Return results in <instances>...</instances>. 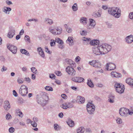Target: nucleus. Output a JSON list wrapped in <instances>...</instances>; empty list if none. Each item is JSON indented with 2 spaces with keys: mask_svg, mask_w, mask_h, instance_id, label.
I'll return each instance as SVG.
<instances>
[{
  "mask_svg": "<svg viewBox=\"0 0 133 133\" xmlns=\"http://www.w3.org/2000/svg\"><path fill=\"white\" fill-rule=\"evenodd\" d=\"M111 46L107 44L99 45L98 46L93 49V52L96 55H104L110 51Z\"/></svg>",
  "mask_w": 133,
  "mask_h": 133,
  "instance_id": "nucleus-1",
  "label": "nucleus"
},
{
  "mask_svg": "<svg viewBox=\"0 0 133 133\" xmlns=\"http://www.w3.org/2000/svg\"><path fill=\"white\" fill-rule=\"evenodd\" d=\"M108 13L113 16L116 18H118L121 16V10L117 7H113L109 8L108 10Z\"/></svg>",
  "mask_w": 133,
  "mask_h": 133,
  "instance_id": "nucleus-2",
  "label": "nucleus"
},
{
  "mask_svg": "<svg viewBox=\"0 0 133 133\" xmlns=\"http://www.w3.org/2000/svg\"><path fill=\"white\" fill-rule=\"evenodd\" d=\"M41 97L38 98L37 101L38 103L43 106H44L48 99V97L46 93L43 92H42L41 94Z\"/></svg>",
  "mask_w": 133,
  "mask_h": 133,
  "instance_id": "nucleus-3",
  "label": "nucleus"
},
{
  "mask_svg": "<svg viewBox=\"0 0 133 133\" xmlns=\"http://www.w3.org/2000/svg\"><path fill=\"white\" fill-rule=\"evenodd\" d=\"M119 111L120 115L124 117L127 116L128 114L132 115L133 113V110L130 111L129 110L124 108L120 109Z\"/></svg>",
  "mask_w": 133,
  "mask_h": 133,
  "instance_id": "nucleus-4",
  "label": "nucleus"
},
{
  "mask_svg": "<svg viewBox=\"0 0 133 133\" xmlns=\"http://www.w3.org/2000/svg\"><path fill=\"white\" fill-rule=\"evenodd\" d=\"M124 85L119 83H116L115 85V87L116 91L119 94L123 93L124 91Z\"/></svg>",
  "mask_w": 133,
  "mask_h": 133,
  "instance_id": "nucleus-5",
  "label": "nucleus"
},
{
  "mask_svg": "<svg viewBox=\"0 0 133 133\" xmlns=\"http://www.w3.org/2000/svg\"><path fill=\"white\" fill-rule=\"evenodd\" d=\"M28 88L25 85H21L19 90V93L22 96H25L28 93Z\"/></svg>",
  "mask_w": 133,
  "mask_h": 133,
  "instance_id": "nucleus-6",
  "label": "nucleus"
},
{
  "mask_svg": "<svg viewBox=\"0 0 133 133\" xmlns=\"http://www.w3.org/2000/svg\"><path fill=\"white\" fill-rule=\"evenodd\" d=\"M87 110L90 114H93L95 110V107L94 105L90 102H89L87 105Z\"/></svg>",
  "mask_w": 133,
  "mask_h": 133,
  "instance_id": "nucleus-7",
  "label": "nucleus"
},
{
  "mask_svg": "<svg viewBox=\"0 0 133 133\" xmlns=\"http://www.w3.org/2000/svg\"><path fill=\"white\" fill-rule=\"evenodd\" d=\"M66 72L72 76L75 75L76 71L72 67L68 66L66 68Z\"/></svg>",
  "mask_w": 133,
  "mask_h": 133,
  "instance_id": "nucleus-8",
  "label": "nucleus"
},
{
  "mask_svg": "<svg viewBox=\"0 0 133 133\" xmlns=\"http://www.w3.org/2000/svg\"><path fill=\"white\" fill-rule=\"evenodd\" d=\"M8 49L13 54H15L17 51V48L16 46L11 44H8L7 45Z\"/></svg>",
  "mask_w": 133,
  "mask_h": 133,
  "instance_id": "nucleus-9",
  "label": "nucleus"
},
{
  "mask_svg": "<svg viewBox=\"0 0 133 133\" xmlns=\"http://www.w3.org/2000/svg\"><path fill=\"white\" fill-rule=\"evenodd\" d=\"M116 68V66L115 64L111 63H107L106 66V69L108 70H114Z\"/></svg>",
  "mask_w": 133,
  "mask_h": 133,
  "instance_id": "nucleus-10",
  "label": "nucleus"
},
{
  "mask_svg": "<svg viewBox=\"0 0 133 133\" xmlns=\"http://www.w3.org/2000/svg\"><path fill=\"white\" fill-rule=\"evenodd\" d=\"M90 23L87 25V28L88 29H91L93 28L96 25L95 21L92 19H90Z\"/></svg>",
  "mask_w": 133,
  "mask_h": 133,
  "instance_id": "nucleus-11",
  "label": "nucleus"
},
{
  "mask_svg": "<svg viewBox=\"0 0 133 133\" xmlns=\"http://www.w3.org/2000/svg\"><path fill=\"white\" fill-rule=\"evenodd\" d=\"M71 80L72 81L76 83H81L83 82L84 79L79 77H72Z\"/></svg>",
  "mask_w": 133,
  "mask_h": 133,
  "instance_id": "nucleus-12",
  "label": "nucleus"
},
{
  "mask_svg": "<svg viewBox=\"0 0 133 133\" xmlns=\"http://www.w3.org/2000/svg\"><path fill=\"white\" fill-rule=\"evenodd\" d=\"M125 42L128 44H131L133 42V35H131L127 37L125 39Z\"/></svg>",
  "mask_w": 133,
  "mask_h": 133,
  "instance_id": "nucleus-13",
  "label": "nucleus"
},
{
  "mask_svg": "<svg viewBox=\"0 0 133 133\" xmlns=\"http://www.w3.org/2000/svg\"><path fill=\"white\" fill-rule=\"evenodd\" d=\"M11 107L10 103L9 101H5L4 102V109L8 111L9 110Z\"/></svg>",
  "mask_w": 133,
  "mask_h": 133,
  "instance_id": "nucleus-14",
  "label": "nucleus"
},
{
  "mask_svg": "<svg viewBox=\"0 0 133 133\" xmlns=\"http://www.w3.org/2000/svg\"><path fill=\"white\" fill-rule=\"evenodd\" d=\"M32 120L33 121L31 122V124L33 127H36L37 125V122L38 121V119L37 117H33Z\"/></svg>",
  "mask_w": 133,
  "mask_h": 133,
  "instance_id": "nucleus-15",
  "label": "nucleus"
},
{
  "mask_svg": "<svg viewBox=\"0 0 133 133\" xmlns=\"http://www.w3.org/2000/svg\"><path fill=\"white\" fill-rule=\"evenodd\" d=\"M15 30L14 28L10 30L8 32L7 36L10 38L13 37L15 34Z\"/></svg>",
  "mask_w": 133,
  "mask_h": 133,
  "instance_id": "nucleus-16",
  "label": "nucleus"
},
{
  "mask_svg": "<svg viewBox=\"0 0 133 133\" xmlns=\"http://www.w3.org/2000/svg\"><path fill=\"white\" fill-rule=\"evenodd\" d=\"M37 51L38 52L39 54L41 57L44 58H45V55L41 47H39L38 48Z\"/></svg>",
  "mask_w": 133,
  "mask_h": 133,
  "instance_id": "nucleus-17",
  "label": "nucleus"
},
{
  "mask_svg": "<svg viewBox=\"0 0 133 133\" xmlns=\"http://www.w3.org/2000/svg\"><path fill=\"white\" fill-rule=\"evenodd\" d=\"M108 98L109 99L108 100V102L111 103H112L114 102L115 97L114 95L112 94L109 95V96Z\"/></svg>",
  "mask_w": 133,
  "mask_h": 133,
  "instance_id": "nucleus-18",
  "label": "nucleus"
},
{
  "mask_svg": "<svg viewBox=\"0 0 133 133\" xmlns=\"http://www.w3.org/2000/svg\"><path fill=\"white\" fill-rule=\"evenodd\" d=\"M111 76L112 77L118 78L121 77V75L120 73L117 72L115 71H112L111 73Z\"/></svg>",
  "mask_w": 133,
  "mask_h": 133,
  "instance_id": "nucleus-19",
  "label": "nucleus"
},
{
  "mask_svg": "<svg viewBox=\"0 0 133 133\" xmlns=\"http://www.w3.org/2000/svg\"><path fill=\"white\" fill-rule=\"evenodd\" d=\"M65 61L67 63L69 64L71 66V67H74L76 66V64H75L74 62L71 59H66Z\"/></svg>",
  "mask_w": 133,
  "mask_h": 133,
  "instance_id": "nucleus-20",
  "label": "nucleus"
},
{
  "mask_svg": "<svg viewBox=\"0 0 133 133\" xmlns=\"http://www.w3.org/2000/svg\"><path fill=\"white\" fill-rule=\"evenodd\" d=\"M82 40L84 41L83 43L85 45H87L90 43L91 39L90 38H87L85 37H83L82 38Z\"/></svg>",
  "mask_w": 133,
  "mask_h": 133,
  "instance_id": "nucleus-21",
  "label": "nucleus"
},
{
  "mask_svg": "<svg viewBox=\"0 0 133 133\" xmlns=\"http://www.w3.org/2000/svg\"><path fill=\"white\" fill-rule=\"evenodd\" d=\"M66 42L69 43L70 46H72L74 44L73 37H69L66 41Z\"/></svg>",
  "mask_w": 133,
  "mask_h": 133,
  "instance_id": "nucleus-22",
  "label": "nucleus"
},
{
  "mask_svg": "<svg viewBox=\"0 0 133 133\" xmlns=\"http://www.w3.org/2000/svg\"><path fill=\"white\" fill-rule=\"evenodd\" d=\"M99 40H94L91 41L90 43V45H98L99 44Z\"/></svg>",
  "mask_w": 133,
  "mask_h": 133,
  "instance_id": "nucleus-23",
  "label": "nucleus"
},
{
  "mask_svg": "<svg viewBox=\"0 0 133 133\" xmlns=\"http://www.w3.org/2000/svg\"><path fill=\"white\" fill-rule=\"evenodd\" d=\"M11 9L10 7H4L2 9V11L5 14H9V12L11 11Z\"/></svg>",
  "mask_w": 133,
  "mask_h": 133,
  "instance_id": "nucleus-24",
  "label": "nucleus"
},
{
  "mask_svg": "<svg viewBox=\"0 0 133 133\" xmlns=\"http://www.w3.org/2000/svg\"><path fill=\"white\" fill-rule=\"evenodd\" d=\"M44 22L47 24L50 25H51L53 23L52 20L47 18H45Z\"/></svg>",
  "mask_w": 133,
  "mask_h": 133,
  "instance_id": "nucleus-25",
  "label": "nucleus"
},
{
  "mask_svg": "<svg viewBox=\"0 0 133 133\" xmlns=\"http://www.w3.org/2000/svg\"><path fill=\"white\" fill-rule=\"evenodd\" d=\"M126 82L128 84L133 86V79L130 78H127L126 80Z\"/></svg>",
  "mask_w": 133,
  "mask_h": 133,
  "instance_id": "nucleus-26",
  "label": "nucleus"
},
{
  "mask_svg": "<svg viewBox=\"0 0 133 133\" xmlns=\"http://www.w3.org/2000/svg\"><path fill=\"white\" fill-rule=\"evenodd\" d=\"M85 130V129L84 127H81L77 129L76 131L77 133H83Z\"/></svg>",
  "mask_w": 133,
  "mask_h": 133,
  "instance_id": "nucleus-27",
  "label": "nucleus"
},
{
  "mask_svg": "<svg viewBox=\"0 0 133 133\" xmlns=\"http://www.w3.org/2000/svg\"><path fill=\"white\" fill-rule=\"evenodd\" d=\"M87 84L91 88H92L94 87V84L90 79L89 78L88 79Z\"/></svg>",
  "mask_w": 133,
  "mask_h": 133,
  "instance_id": "nucleus-28",
  "label": "nucleus"
},
{
  "mask_svg": "<svg viewBox=\"0 0 133 133\" xmlns=\"http://www.w3.org/2000/svg\"><path fill=\"white\" fill-rule=\"evenodd\" d=\"M87 21V18L84 17H82L81 18L80 22L82 23L83 24L85 25L86 24Z\"/></svg>",
  "mask_w": 133,
  "mask_h": 133,
  "instance_id": "nucleus-29",
  "label": "nucleus"
},
{
  "mask_svg": "<svg viewBox=\"0 0 133 133\" xmlns=\"http://www.w3.org/2000/svg\"><path fill=\"white\" fill-rule=\"evenodd\" d=\"M20 51L22 54H24L27 56H30L28 52L25 49H21L20 50Z\"/></svg>",
  "mask_w": 133,
  "mask_h": 133,
  "instance_id": "nucleus-30",
  "label": "nucleus"
},
{
  "mask_svg": "<svg viewBox=\"0 0 133 133\" xmlns=\"http://www.w3.org/2000/svg\"><path fill=\"white\" fill-rule=\"evenodd\" d=\"M67 123L71 127H73L74 125V122L71 119L68 120Z\"/></svg>",
  "mask_w": 133,
  "mask_h": 133,
  "instance_id": "nucleus-31",
  "label": "nucleus"
},
{
  "mask_svg": "<svg viewBox=\"0 0 133 133\" xmlns=\"http://www.w3.org/2000/svg\"><path fill=\"white\" fill-rule=\"evenodd\" d=\"M77 97L78 99H79V102H78L79 103L82 104L84 102L85 98L84 97L80 96H78Z\"/></svg>",
  "mask_w": 133,
  "mask_h": 133,
  "instance_id": "nucleus-32",
  "label": "nucleus"
},
{
  "mask_svg": "<svg viewBox=\"0 0 133 133\" xmlns=\"http://www.w3.org/2000/svg\"><path fill=\"white\" fill-rule=\"evenodd\" d=\"M56 31H57V35L60 34L62 32V28L60 27H58L56 28Z\"/></svg>",
  "mask_w": 133,
  "mask_h": 133,
  "instance_id": "nucleus-33",
  "label": "nucleus"
},
{
  "mask_svg": "<svg viewBox=\"0 0 133 133\" xmlns=\"http://www.w3.org/2000/svg\"><path fill=\"white\" fill-rule=\"evenodd\" d=\"M55 41L61 45L63 44L64 43L63 41L59 38H56Z\"/></svg>",
  "mask_w": 133,
  "mask_h": 133,
  "instance_id": "nucleus-34",
  "label": "nucleus"
},
{
  "mask_svg": "<svg viewBox=\"0 0 133 133\" xmlns=\"http://www.w3.org/2000/svg\"><path fill=\"white\" fill-rule=\"evenodd\" d=\"M20 110L18 109L16 110V114L19 117H22L23 116V114L21 111H20Z\"/></svg>",
  "mask_w": 133,
  "mask_h": 133,
  "instance_id": "nucleus-35",
  "label": "nucleus"
},
{
  "mask_svg": "<svg viewBox=\"0 0 133 133\" xmlns=\"http://www.w3.org/2000/svg\"><path fill=\"white\" fill-rule=\"evenodd\" d=\"M49 31L52 34L55 35H57L56 29H52L51 28H50L49 29Z\"/></svg>",
  "mask_w": 133,
  "mask_h": 133,
  "instance_id": "nucleus-36",
  "label": "nucleus"
},
{
  "mask_svg": "<svg viewBox=\"0 0 133 133\" xmlns=\"http://www.w3.org/2000/svg\"><path fill=\"white\" fill-rule=\"evenodd\" d=\"M72 9L74 11H76L77 10L78 6L76 3H75L74 4L72 7Z\"/></svg>",
  "mask_w": 133,
  "mask_h": 133,
  "instance_id": "nucleus-37",
  "label": "nucleus"
},
{
  "mask_svg": "<svg viewBox=\"0 0 133 133\" xmlns=\"http://www.w3.org/2000/svg\"><path fill=\"white\" fill-rule=\"evenodd\" d=\"M45 89L46 90L49 91H52L53 90L52 88L49 86H46L45 87Z\"/></svg>",
  "mask_w": 133,
  "mask_h": 133,
  "instance_id": "nucleus-38",
  "label": "nucleus"
},
{
  "mask_svg": "<svg viewBox=\"0 0 133 133\" xmlns=\"http://www.w3.org/2000/svg\"><path fill=\"white\" fill-rule=\"evenodd\" d=\"M65 105H67L68 108H72L74 105L71 103L67 102L65 103Z\"/></svg>",
  "mask_w": 133,
  "mask_h": 133,
  "instance_id": "nucleus-39",
  "label": "nucleus"
},
{
  "mask_svg": "<svg viewBox=\"0 0 133 133\" xmlns=\"http://www.w3.org/2000/svg\"><path fill=\"white\" fill-rule=\"evenodd\" d=\"M93 16L94 17H97L101 16V14L98 12H94L93 13Z\"/></svg>",
  "mask_w": 133,
  "mask_h": 133,
  "instance_id": "nucleus-40",
  "label": "nucleus"
},
{
  "mask_svg": "<svg viewBox=\"0 0 133 133\" xmlns=\"http://www.w3.org/2000/svg\"><path fill=\"white\" fill-rule=\"evenodd\" d=\"M65 28L66 29V31L68 33H71L72 32V29L71 28L68 27V26H65Z\"/></svg>",
  "mask_w": 133,
  "mask_h": 133,
  "instance_id": "nucleus-41",
  "label": "nucleus"
},
{
  "mask_svg": "<svg viewBox=\"0 0 133 133\" xmlns=\"http://www.w3.org/2000/svg\"><path fill=\"white\" fill-rule=\"evenodd\" d=\"M93 66L97 68H100L101 67L100 64L97 61L96 63L93 65Z\"/></svg>",
  "mask_w": 133,
  "mask_h": 133,
  "instance_id": "nucleus-42",
  "label": "nucleus"
},
{
  "mask_svg": "<svg viewBox=\"0 0 133 133\" xmlns=\"http://www.w3.org/2000/svg\"><path fill=\"white\" fill-rule=\"evenodd\" d=\"M116 121L117 123L118 124H121L122 123V119L119 117H117Z\"/></svg>",
  "mask_w": 133,
  "mask_h": 133,
  "instance_id": "nucleus-43",
  "label": "nucleus"
},
{
  "mask_svg": "<svg viewBox=\"0 0 133 133\" xmlns=\"http://www.w3.org/2000/svg\"><path fill=\"white\" fill-rule=\"evenodd\" d=\"M31 69L32 72L35 74L36 73L37 71L35 67H32L31 68Z\"/></svg>",
  "mask_w": 133,
  "mask_h": 133,
  "instance_id": "nucleus-44",
  "label": "nucleus"
},
{
  "mask_svg": "<svg viewBox=\"0 0 133 133\" xmlns=\"http://www.w3.org/2000/svg\"><path fill=\"white\" fill-rule=\"evenodd\" d=\"M97 61L96 60H93L91 61H90L89 62V64L91 65H92L93 66L96 63Z\"/></svg>",
  "mask_w": 133,
  "mask_h": 133,
  "instance_id": "nucleus-45",
  "label": "nucleus"
},
{
  "mask_svg": "<svg viewBox=\"0 0 133 133\" xmlns=\"http://www.w3.org/2000/svg\"><path fill=\"white\" fill-rule=\"evenodd\" d=\"M51 42H50V45L51 46H54L55 45V41L51 39Z\"/></svg>",
  "mask_w": 133,
  "mask_h": 133,
  "instance_id": "nucleus-46",
  "label": "nucleus"
},
{
  "mask_svg": "<svg viewBox=\"0 0 133 133\" xmlns=\"http://www.w3.org/2000/svg\"><path fill=\"white\" fill-rule=\"evenodd\" d=\"M11 116L9 113H8L6 116V119L7 120H9L11 118Z\"/></svg>",
  "mask_w": 133,
  "mask_h": 133,
  "instance_id": "nucleus-47",
  "label": "nucleus"
},
{
  "mask_svg": "<svg viewBox=\"0 0 133 133\" xmlns=\"http://www.w3.org/2000/svg\"><path fill=\"white\" fill-rule=\"evenodd\" d=\"M25 39L29 43H30V37L28 35H25Z\"/></svg>",
  "mask_w": 133,
  "mask_h": 133,
  "instance_id": "nucleus-48",
  "label": "nucleus"
},
{
  "mask_svg": "<svg viewBox=\"0 0 133 133\" xmlns=\"http://www.w3.org/2000/svg\"><path fill=\"white\" fill-rule=\"evenodd\" d=\"M61 107L63 109H67L68 108L67 105H65V103L61 105Z\"/></svg>",
  "mask_w": 133,
  "mask_h": 133,
  "instance_id": "nucleus-49",
  "label": "nucleus"
},
{
  "mask_svg": "<svg viewBox=\"0 0 133 133\" xmlns=\"http://www.w3.org/2000/svg\"><path fill=\"white\" fill-rule=\"evenodd\" d=\"M9 130L10 132L12 133L14 131L15 129L14 128L11 127L9 128Z\"/></svg>",
  "mask_w": 133,
  "mask_h": 133,
  "instance_id": "nucleus-50",
  "label": "nucleus"
},
{
  "mask_svg": "<svg viewBox=\"0 0 133 133\" xmlns=\"http://www.w3.org/2000/svg\"><path fill=\"white\" fill-rule=\"evenodd\" d=\"M17 83L19 84H22L23 83V82L20 78H18L17 80Z\"/></svg>",
  "mask_w": 133,
  "mask_h": 133,
  "instance_id": "nucleus-51",
  "label": "nucleus"
},
{
  "mask_svg": "<svg viewBox=\"0 0 133 133\" xmlns=\"http://www.w3.org/2000/svg\"><path fill=\"white\" fill-rule=\"evenodd\" d=\"M81 35L85 36L87 35V32L83 30L81 32Z\"/></svg>",
  "mask_w": 133,
  "mask_h": 133,
  "instance_id": "nucleus-52",
  "label": "nucleus"
},
{
  "mask_svg": "<svg viewBox=\"0 0 133 133\" xmlns=\"http://www.w3.org/2000/svg\"><path fill=\"white\" fill-rule=\"evenodd\" d=\"M25 81L29 83L31 81V79L29 77H25L24 78Z\"/></svg>",
  "mask_w": 133,
  "mask_h": 133,
  "instance_id": "nucleus-53",
  "label": "nucleus"
},
{
  "mask_svg": "<svg viewBox=\"0 0 133 133\" xmlns=\"http://www.w3.org/2000/svg\"><path fill=\"white\" fill-rule=\"evenodd\" d=\"M54 129L56 130H58V129L59 128L58 125L57 124H55L54 125Z\"/></svg>",
  "mask_w": 133,
  "mask_h": 133,
  "instance_id": "nucleus-54",
  "label": "nucleus"
},
{
  "mask_svg": "<svg viewBox=\"0 0 133 133\" xmlns=\"http://www.w3.org/2000/svg\"><path fill=\"white\" fill-rule=\"evenodd\" d=\"M45 51L46 52H47V53H49V54H50L51 52L48 49V47L47 46H45Z\"/></svg>",
  "mask_w": 133,
  "mask_h": 133,
  "instance_id": "nucleus-55",
  "label": "nucleus"
},
{
  "mask_svg": "<svg viewBox=\"0 0 133 133\" xmlns=\"http://www.w3.org/2000/svg\"><path fill=\"white\" fill-rule=\"evenodd\" d=\"M5 3L8 5H10L12 4V2L8 0L6 1Z\"/></svg>",
  "mask_w": 133,
  "mask_h": 133,
  "instance_id": "nucleus-56",
  "label": "nucleus"
},
{
  "mask_svg": "<svg viewBox=\"0 0 133 133\" xmlns=\"http://www.w3.org/2000/svg\"><path fill=\"white\" fill-rule=\"evenodd\" d=\"M106 25L109 28H111L112 26V24L108 22H106Z\"/></svg>",
  "mask_w": 133,
  "mask_h": 133,
  "instance_id": "nucleus-57",
  "label": "nucleus"
},
{
  "mask_svg": "<svg viewBox=\"0 0 133 133\" xmlns=\"http://www.w3.org/2000/svg\"><path fill=\"white\" fill-rule=\"evenodd\" d=\"M49 77L50 78L52 79H55L56 76L54 74H52L50 75Z\"/></svg>",
  "mask_w": 133,
  "mask_h": 133,
  "instance_id": "nucleus-58",
  "label": "nucleus"
},
{
  "mask_svg": "<svg viewBox=\"0 0 133 133\" xmlns=\"http://www.w3.org/2000/svg\"><path fill=\"white\" fill-rule=\"evenodd\" d=\"M7 69V68L6 67L3 66L1 69V70L2 72H3L6 71Z\"/></svg>",
  "mask_w": 133,
  "mask_h": 133,
  "instance_id": "nucleus-59",
  "label": "nucleus"
},
{
  "mask_svg": "<svg viewBox=\"0 0 133 133\" xmlns=\"http://www.w3.org/2000/svg\"><path fill=\"white\" fill-rule=\"evenodd\" d=\"M129 18L131 19H133V12H131L129 15Z\"/></svg>",
  "mask_w": 133,
  "mask_h": 133,
  "instance_id": "nucleus-60",
  "label": "nucleus"
},
{
  "mask_svg": "<svg viewBox=\"0 0 133 133\" xmlns=\"http://www.w3.org/2000/svg\"><path fill=\"white\" fill-rule=\"evenodd\" d=\"M55 73L58 76H60L61 75V72L60 71H56L55 72Z\"/></svg>",
  "mask_w": 133,
  "mask_h": 133,
  "instance_id": "nucleus-61",
  "label": "nucleus"
},
{
  "mask_svg": "<svg viewBox=\"0 0 133 133\" xmlns=\"http://www.w3.org/2000/svg\"><path fill=\"white\" fill-rule=\"evenodd\" d=\"M13 94L15 97H17L18 96V94L15 90L13 91Z\"/></svg>",
  "mask_w": 133,
  "mask_h": 133,
  "instance_id": "nucleus-62",
  "label": "nucleus"
},
{
  "mask_svg": "<svg viewBox=\"0 0 133 133\" xmlns=\"http://www.w3.org/2000/svg\"><path fill=\"white\" fill-rule=\"evenodd\" d=\"M61 96L62 98L64 99H66L67 98V96L66 95L63 94L61 95Z\"/></svg>",
  "mask_w": 133,
  "mask_h": 133,
  "instance_id": "nucleus-63",
  "label": "nucleus"
},
{
  "mask_svg": "<svg viewBox=\"0 0 133 133\" xmlns=\"http://www.w3.org/2000/svg\"><path fill=\"white\" fill-rule=\"evenodd\" d=\"M55 83L58 84L60 85L61 84V81L58 80H56L55 81Z\"/></svg>",
  "mask_w": 133,
  "mask_h": 133,
  "instance_id": "nucleus-64",
  "label": "nucleus"
}]
</instances>
